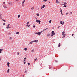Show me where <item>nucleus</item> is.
I'll return each instance as SVG.
<instances>
[{"label":"nucleus","instance_id":"1","mask_svg":"<svg viewBox=\"0 0 77 77\" xmlns=\"http://www.w3.org/2000/svg\"><path fill=\"white\" fill-rule=\"evenodd\" d=\"M42 31L39 32H35V34H36V35H41V33H42Z\"/></svg>","mask_w":77,"mask_h":77},{"label":"nucleus","instance_id":"2","mask_svg":"<svg viewBox=\"0 0 77 77\" xmlns=\"http://www.w3.org/2000/svg\"><path fill=\"white\" fill-rule=\"evenodd\" d=\"M62 35L63 36L62 38H64L65 36V35H66V34H65V31H63L62 32Z\"/></svg>","mask_w":77,"mask_h":77},{"label":"nucleus","instance_id":"3","mask_svg":"<svg viewBox=\"0 0 77 77\" xmlns=\"http://www.w3.org/2000/svg\"><path fill=\"white\" fill-rule=\"evenodd\" d=\"M54 35H55V33H54V31H53L51 32V36H53Z\"/></svg>","mask_w":77,"mask_h":77},{"label":"nucleus","instance_id":"4","mask_svg":"<svg viewBox=\"0 0 77 77\" xmlns=\"http://www.w3.org/2000/svg\"><path fill=\"white\" fill-rule=\"evenodd\" d=\"M36 22H37V23H39V24H40V23H41V20H36Z\"/></svg>","mask_w":77,"mask_h":77},{"label":"nucleus","instance_id":"5","mask_svg":"<svg viewBox=\"0 0 77 77\" xmlns=\"http://www.w3.org/2000/svg\"><path fill=\"white\" fill-rule=\"evenodd\" d=\"M56 2L57 3H60V2L58 0H56Z\"/></svg>","mask_w":77,"mask_h":77},{"label":"nucleus","instance_id":"6","mask_svg":"<svg viewBox=\"0 0 77 77\" xmlns=\"http://www.w3.org/2000/svg\"><path fill=\"white\" fill-rule=\"evenodd\" d=\"M33 43V41L31 42H30V43L28 44L29 45V44H32V43Z\"/></svg>","mask_w":77,"mask_h":77},{"label":"nucleus","instance_id":"7","mask_svg":"<svg viewBox=\"0 0 77 77\" xmlns=\"http://www.w3.org/2000/svg\"><path fill=\"white\" fill-rule=\"evenodd\" d=\"M33 41V42H38V40H35V41Z\"/></svg>","mask_w":77,"mask_h":77},{"label":"nucleus","instance_id":"8","mask_svg":"<svg viewBox=\"0 0 77 77\" xmlns=\"http://www.w3.org/2000/svg\"><path fill=\"white\" fill-rule=\"evenodd\" d=\"M3 50V49H0V53H2V52Z\"/></svg>","mask_w":77,"mask_h":77},{"label":"nucleus","instance_id":"9","mask_svg":"<svg viewBox=\"0 0 77 77\" xmlns=\"http://www.w3.org/2000/svg\"><path fill=\"white\" fill-rule=\"evenodd\" d=\"M3 7L4 8H5V9L7 8V7L5 5H3Z\"/></svg>","mask_w":77,"mask_h":77},{"label":"nucleus","instance_id":"10","mask_svg":"<svg viewBox=\"0 0 77 77\" xmlns=\"http://www.w3.org/2000/svg\"><path fill=\"white\" fill-rule=\"evenodd\" d=\"M45 5H44L42 6V7L41 9H42V8H45Z\"/></svg>","mask_w":77,"mask_h":77},{"label":"nucleus","instance_id":"11","mask_svg":"<svg viewBox=\"0 0 77 77\" xmlns=\"http://www.w3.org/2000/svg\"><path fill=\"white\" fill-rule=\"evenodd\" d=\"M60 24L63 25V22L62 21H60Z\"/></svg>","mask_w":77,"mask_h":77},{"label":"nucleus","instance_id":"12","mask_svg":"<svg viewBox=\"0 0 77 77\" xmlns=\"http://www.w3.org/2000/svg\"><path fill=\"white\" fill-rule=\"evenodd\" d=\"M26 26H27L28 27H30V25H28V24H27L26 25Z\"/></svg>","mask_w":77,"mask_h":77},{"label":"nucleus","instance_id":"13","mask_svg":"<svg viewBox=\"0 0 77 77\" xmlns=\"http://www.w3.org/2000/svg\"><path fill=\"white\" fill-rule=\"evenodd\" d=\"M9 70H10V69H8V71H7V72L8 73H9Z\"/></svg>","mask_w":77,"mask_h":77},{"label":"nucleus","instance_id":"14","mask_svg":"<svg viewBox=\"0 0 77 77\" xmlns=\"http://www.w3.org/2000/svg\"><path fill=\"white\" fill-rule=\"evenodd\" d=\"M58 47H60V43L58 45Z\"/></svg>","mask_w":77,"mask_h":77},{"label":"nucleus","instance_id":"15","mask_svg":"<svg viewBox=\"0 0 77 77\" xmlns=\"http://www.w3.org/2000/svg\"><path fill=\"white\" fill-rule=\"evenodd\" d=\"M9 64H10V63H7V66H8V65H9Z\"/></svg>","mask_w":77,"mask_h":77},{"label":"nucleus","instance_id":"16","mask_svg":"<svg viewBox=\"0 0 77 77\" xmlns=\"http://www.w3.org/2000/svg\"><path fill=\"white\" fill-rule=\"evenodd\" d=\"M60 12H62V9L61 8L60 9Z\"/></svg>","mask_w":77,"mask_h":77},{"label":"nucleus","instance_id":"17","mask_svg":"<svg viewBox=\"0 0 77 77\" xmlns=\"http://www.w3.org/2000/svg\"><path fill=\"white\" fill-rule=\"evenodd\" d=\"M24 2H25V0H23V1L22 2V4H24Z\"/></svg>","mask_w":77,"mask_h":77},{"label":"nucleus","instance_id":"18","mask_svg":"<svg viewBox=\"0 0 77 77\" xmlns=\"http://www.w3.org/2000/svg\"><path fill=\"white\" fill-rule=\"evenodd\" d=\"M2 21H4L5 22V21H6V20H4L3 19H2Z\"/></svg>","mask_w":77,"mask_h":77},{"label":"nucleus","instance_id":"19","mask_svg":"<svg viewBox=\"0 0 77 77\" xmlns=\"http://www.w3.org/2000/svg\"><path fill=\"white\" fill-rule=\"evenodd\" d=\"M24 50H25V51H27V48H24Z\"/></svg>","mask_w":77,"mask_h":77},{"label":"nucleus","instance_id":"20","mask_svg":"<svg viewBox=\"0 0 77 77\" xmlns=\"http://www.w3.org/2000/svg\"><path fill=\"white\" fill-rule=\"evenodd\" d=\"M50 35V34H48L47 35V36H49Z\"/></svg>","mask_w":77,"mask_h":77},{"label":"nucleus","instance_id":"21","mask_svg":"<svg viewBox=\"0 0 77 77\" xmlns=\"http://www.w3.org/2000/svg\"><path fill=\"white\" fill-rule=\"evenodd\" d=\"M63 7V8H66V5H64Z\"/></svg>","mask_w":77,"mask_h":77},{"label":"nucleus","instance_id":"22","mask_svg":"<svg viewBox=\"0 0 77 77\" xmlns=\"http://www.w3.org/2000/svg\"><path fill=\"white\" fill-rule=\"evenodd\" d=\"M31 52H32V53L34 52V50L33 49L32 50V51H31Z\"/></svg>","mask_w":77,"mask_h":77},{"label":"nucleus","instance_id":"23","mask_svg":"<svg viewBox=\"0 0 77 77\" xmlns=\"http://www.w3.org/2000/svg\"><path fill=\"white\" fill-rule=\"evenodd\" d=\"M37 59L36 58V59H35L34 60V61H35H35H36V60H37Z\"/></svg>","mask_w":77,"mask_h":77},{"label":"nucleus","instance_id":"24","mask_svg":"<svg viewBox=\"0 0 77 77\" xmlns=\"http://www.w3.org/2000/svg\"><path fill=\"white\" fill-rule=\"evenodd\" d=\"M30 65V63H28V65Z\"/></svg>","mask_w":77,"mask_h":77},{"label":"nucleus","instance_id":"25","mask_svg":"<svg viewBox=\"0 0 77 77\" xmlns=\"http://www.w3.org/2000/svg\"><path fill=\"white\" fill-rule=\"evenodd\" d=\"M18 18H20V14L18 15Z\"/></svg>","mask_w":77,"mask_h":77},{"label":"nucleus","instance_id":"26","mask_svg":"<svg viewBox=\"0 0 77 77\" xmlns=\"http://www.w3.org/2000/svg\"><path fill=\"white\" fill-rule=\"evenodd\" d=\"M17 54L19 55V54H20V52H17Z\"/></svg>","mask_w":77,"mask_h":77},{"label":"nucleus","instance_id":"27","mask_svg":"<svg viewBox=\"0 0 77 77\" xmlns=\"http://www.w3.org/2000/svg\"><path fill=\"white\" fill-rule=\"evenodd\" d=\"M26 58H24V60L23 61H25L26 60Z\"/></svg>","mask_w":77,"mask_h":77},{"label":"nucleus","instance_id":"28","mask_svg":"<svg viewBox=\"0 0 77 77\" xmlns=\"http://www.w3.org/2000/svg\"><path fill=\"white\" fill-rule=\"evenodd\" d=\"M47 0H43V2H47Z\"/></svg>","mask_w":77,"mask_h":77},{"label":"nucleus","instance_id":"29","mask_svg":"<svg viewBox=\"0 0 77 77\" xmlns=\"http://www.w3.org/2000/svg\"><path fill=\"white\" fill-rule=\"evenodd\" d=\"M51 20H50L49 21L50 23H51Z\"/></svg>","mask_w":77,"mask_h":77},{"label":"nucleus","instance_id":"30","mask_svg":"<svg viewBox=\"0 0 77 77\" xmlns=\"http://www.w3.org/2000/svg\"><path fill=\"white\" fill-rule=\"evenodd\" d=\"M16 34H19V32H16Z\"/></svg>","mask_w":77,"mask_h":77},{"label":"nucleus","instance_id":"31","mask_svg":"<svg viewBox=\"0 0 77 77\" xmlns=\"http://www.w3.org/2000/svg\"><path fill=\"white\" fill-rule=\"evenodd\" d=\"M8 4L9 5H11V2H9Z\"/></svg>","mask_w":77,"mask_h":77},{"label":"nucleus","instance_id":"32","mask_svg":"<svg viewBox=\"0 0 77 77\" xmlns=\"http://www.w3.org/2000/svg\"><path fill=\"white\" fill-rule=\"evenodd\" d=\"M6 28H7V29H9V26H7V27H6Z\"/></svg>","mask_w":77,"mask_h":77},{"label":"nucleus","instance_id":"33","mask_svg":"<svg viewBox=\"0 0 77 77\" xmlns=\"http://www.w3.org/2000/svg\"><path fill=\"white\" fill-rule=\"evenodd\" d=\"M10 25V24H8V27H9V25Z\"/></svg>","mask_w":77,"mask_h":77},{"label":"nucleus","instance_id":"34","mask_svg":"<svg viewBox=\"0 0 77 77\" xmlns=\"http://www.w3.org/2000/svg\"><path fill=\"white\" fill-rule=\"evenodd\" d=\"M3 25L4 26V25H5V23H4L3 24Z\"/></svg>","mask_w":77,"mask_h":77},{"label":"nucleus","instance_id":"35","mask_svg":"<svg viewBox=\"0 0 77 77\" xmlns=\"http://www.w3.org/2000/svg\"><path fill=\"white\" fill-rule=\"evenodd\" d=\"M10 39H11H11H12V37H10Z\"/></svg>","mask_w":77,"mask_h":77},{"label":"nucleus","instance_id":"36","mask_svg":"<svg viewBox=\"0 0 77 77\" xmlns=\"http://www.w3.org/2000/svg\"><path fill=\"white\" fill-rule=\"evenodd\" d=\"M29 22H28L27 23H26V24H29Z\"/></svg>","mask_w":77,"mask_h":77},{"label":"nucleus","instance_id":"37","mask_svg":"<svg viewBox=\"0 0 77 77\" xmlns=\"http://www.w3.org/2000/svg\"><path fill=\"white\" fill-rule=\"evenodd\" d=\"M64 24H65V23L64 22H63V25Z\"/></svg>","mask_w":77,"mask_h":77},{"label":"nucleus","instance_id":"38","mask_svg":"<svg viewBox=\"0 0 77 77\" xmlns=\"http://www.w3.org/2000/svg\"><path fill=\"white\" fill-rule=\"evenodd\" d=\"M55 62H56V63L58 62V61H57V60H55Z\"/></svg>","mask_w":77,"mask_h":77},{"label":"nucleus","instance_id":"39","mask_svg":"<svg viewBox=\"0 0 77 77\" xmlns=\"http://www.w3.org/2000/svg\"><path fill=\"white\" fill-rule=\"evenodd\" d=\"M72 35L73 36V37H74L73 36H74V34H72Z\"/></svg>","mask_w":77,"mask_h":77},{"label":"nucleus","instance_id":"40","mask_svg":"<svg viewBox=\"0 0 77 77\" xmlns=\"http://www.w3.org/2000/svg\"><path fill=\"white\" fill-rule=\"evenodd\" d=\"M33 27H34V28H35V26L34 25V26H33Z\"/></svg>","mask_w":77,"mask_h":77},{"label":"nucleus","instance_id":"41","mask_svg":"<svg viewBox=\"0 0 77 77\" xmlns=\"http://www.w3.org/2000/svg\"><path fill=\"white\" fill-rule=\"evenodd\" d=\"M37 16H39V14H37Z\"/></svg>","mask_w":77,"mask_h":77},{"label":"nucleus","instance_id":"42","mask_svg":"<svg viewBox=\"0 0 77 77\" xmlns=\"http://www.w3.org/2000/svg\"><path fill=\"white\" fill-rule=\"evenodd\" d=\"M59 27H60V26H59L58 27V29H59Z\"/></svg>","mask_w":77,"mask_h":77},{"label":"nucleus","instance_id":"43","mask_svg":"<svg viewBox=\"0 0 77 77\" xmlns=\"http://www.w3.org/2000/svg\"><path fill=\"white\" fill-rule=\"evenodd\" d=\"M46 30V29H45L43 30V31H45V30Z\"/></svg>","mask_w":77,"mask_h":77},{"label":"nucleus","instance_id":"44","mask_svg":"<svg viewBox=\"0 0 77 77\" xmlns=\"http://www.w3.org/2000/svg\"><path fill=\"white\" fill-rule=\"evenodd\" d=\"M25 72H26V73H27V70H26V71H25Z\"/></svg>","mask_w":77,"mask_h":77},{"label":"nucleus","instance_id":"45","mask_svg":"<svg viewBox=\"0 0 77 77\" xmlns=\"http://www.w3.org/2000/svg\"><path fill=\"white\" fill-rule=\"evenodd\" d=\"M68 13H67L66 14V15H68Z\"/></svg>","mask_w":77,"mask_h":77},{"label":"nucleus","instance_id":"46","mask_svg":"<svg viewBox=\"0 0 77 77\" xmlns=\"http://www.w3.org/2000/svg\"><path fill=\"white\" fill-rule=\"evenodd\" d=\"M3 4H5V2H3Z\"/></svg>","mask_w":77,"mask_h":77},{"label":"nucleus","instance_id":"47","mask_svg":"<svg viewBox=\"0 0 77 77\" xmlns=\"http://www.w3.org/2000/svg\"><path fill=\"white\" fill-rule=\"evenodd\" d=\"M61 14L62 15H63V14L62 13V12H61Z\"/></svg>","mask_w":77,"mask_h":77},{"label":"nucleus","instance_id":"48","mask_svg":"<svg viewBox=\"0 0 77 77\" xmlns=\"http://www.w3.org/2000/svg\"><path fill=\"white\" fill-rule=\"evenodd\" d=\"M2 16V14H1V15H0V17H1Z\"/></svg>","mask_w":77,"mask_h":77},{"label":"nucleus","instance_id":"49","mask_svg":"<svg viewBox=\"0 0 77 77\" xmlns=\"http://www.w3.org/2000/svg\"><path fill=\"white\" fill-rule=\"evenodd\" d=\"M25 63H26V62H24V64H25Z\"/></svg>","mask_w":77,"mask_h":77},{"label":"nucleus","instance_id":"50","mask_svg":"<svg viewBox=\"0 0 77 77\" xmlns=\"http://www.w3.org/2000/svg\"><path fill=\"white\" fill-rule=\"evenodd\" d=\"M48 29V28H47L46 29V30H47Z\"/></svg>","mask_w":77,"mask_h":77},{"label":"nucleus","instance_id":"51","mask_svg":"<svg viewBox=\"0 0 77 77\" xmlns=\"http://www.w3.org/2000/svg\"><path fill=\"white\" fill-rule=\"evenodd\" d=\"M70 14H72V12H70Z\"/></svg>","mask_w":77,"mask_h":77},{"label":"nucleus","instance_id":"52","mask_svg":"<svg viewBox=\"0 0 77 77\" xmlns=\"http://www.w3.org/2000/svg\"><path fill=\"white\" fill-rule=\"evenodd\" d=\"M0 18H1V19H2H2H2V17H1Z\"/></svg>","mask_w":77,"mask_h":77},{"label":"nucleus","instance_id":"53","mask_svg":"<svg viewBox=\"0 0 77 77\" xmlns=\"http://www.w3.org/2000/svg\"><path fill=\"white\" fill-rule=\"evenodd\" d=\"M23 75V77H24V75Z\"/></svg>","mask_w":77,"mask_h":77},{"label":"nucleus","instance_id":"54","mask_svg":"<svg viewBox=\"0 0 77 77\" xmlns=\"http://www.w3.org/2000/svg\"><path fill=\"white\" fill-rule=\"evenodd\" d=\"M64 4H67L66 3V2H65V3H64Z\"/></svg>","mask_w":77,"mask_h":77},{"label":"nucleus","instance_id":"55","mask_svg":"<svg viewBox=\"0 0 77 77\" xmlns=\"http://www.w3.org/2000/svg\"><path fill=\"white\" fill-rule=\"evenodd\" d=\"M63 5H66V4H63Z\"/></svg>","mask_w":77,"mask_h":77},{"label":"nucleus","instance_id":"56","mask_svg":"<svg viewBox=\"0 0 77 77\" xmlns=\"http://www.w3.org/2000/svg\"><path fill=\"white\" fill-rule=\"evenodd\" d=\"M8 67H9V65H8Z\"/></svg>","mask_w":77,"mask_h":77},{"label":"nucleus","instance_id":"57","mask_svg":"<svg viewBox=\"0 0 77 77\" xmlns=\"http://www.w3.org/2000/svg\"><path fill=\"white\" fill-rule=\"evenodd\" d=\"M31 9H33V8H31Z\"/></svg>","mask_w":77,"mask_h":77},{"label":"nucleus","instance_id":"58","mask_svg":"<svg viewBox=\"0 0 77 77\" xmlns=\"http://www.w3.org/2000/svg\"><path fill=\"white\" fill-rule=\"evenodd\" d=\"M16 1H18V0H16Z\"/></svg>","mask_w":77,"mask_h":77},{"label":"nucleus","instance_id":"59","mask_svg":"<svg viewBox=\"0 0 77 77\" xmlns=\"http://www.w3.org/2000/svg\"><path fill=\"white\" fill-rule=\"evenodd\" d=\"M0 60H1V58H0Z\"/></svg>","mask_w":77,"mask_h":77},{"label":"nucleus","instance_id":"60","mask_svg":"<svg viewBox=\"0 0 77 77\" xmlns=\"http://www.w3.org/2000/svg\"><path fill=\"white\" fill-rule=\"evenodd\" d=\"M22 6H24V5H22Z\"/></svg>","mask_w":77,"mask_h":77},{"label":"nucleus","instance_id":"61","mask_svg":"<svg viewBox=\"0 0 77 77\" xmlns=\"http://www.w3.org/2000/svg\"><path fill=\"white\" fill-rule=\"evenodd\" d=\"M49 3H50V2H49Z\"/></svg>","mask_w":77,"mask_h":77},{"label":"nucleus","instance_id":"62","mask_svg":"<svg viewBox=\"0 0 77 77\" xmlns=\"http://www.w3.org/2000/svg\"><path fill=\"white\" fill-rule=\"evenodd\" d=\"M36 19H37V18H36Z\"/></svg>","mask_w":77,"mask_h":77},{"label":"nucleus","instance_id":"63","mask_svg":"<svg viewBox=\"0 0 77 77\" xmlns=\"http://www.w3.org/2000/svg\"><path fill=\"white\" fill-rule=\"evenodd\" d=\"M33 9H34V8H33Z\"/></svg>","mask_w":77,"mask_h":77}]
</instances>
